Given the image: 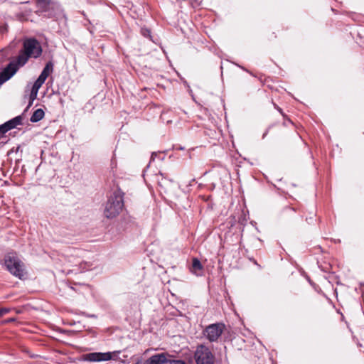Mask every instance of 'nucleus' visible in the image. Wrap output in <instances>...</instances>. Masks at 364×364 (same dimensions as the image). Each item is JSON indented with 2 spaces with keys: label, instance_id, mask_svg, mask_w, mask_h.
Here are the masks:
<instances>
[{
  "label": "nucleus",
  "instance_id": "obj_1",
  "mask_svg": "<svg viewBox=\"0 0 364 364\" xmlns=\"http://www.w3.org/2000/svg\"><path fill=\"white\" fill-rule=\"evenodd\" d=\"M124 205V193L120 189H117L108 198L104 215L107 218H114L120 213Z\"/></svg>",
  "mask_w": 364,
  "mask_h": 364
},
{
  "label": "nucleus",
  "instance_id": "obj_2",
  "mask_svg": "<svg viewBox=\"0 0 364 364\" xmlns=\"http://www.w3.org/2000/svg\"><path fill=\"white\" fill-rule=\"evenodd\" d=\"M38 10L46 18H55L61 15L62 9L60 6L51 0H35Z\"/></svg>",
  "mask_w": 364,
  "mask_h": 364
},
{
  "label": "nucleus",
  "instance_id": "obj_3",
  "mask_svg": "<svg viewBox=\"0 0 364 364\" xmlns=\"http://www.w3.org/2000/svg\"><path fill=\"white\" fill-rule=\"evenodd\" d=\"M43 53L41 43L35 38H24V65L30 58H38Z\"/></svg>",
  "mask_w": 364,
  "mask_h": 364
},
{
  "label": "nucleus",
  "instance_id": "obj_4",
  "mask_svg": "<svg viewBox=\"0 0 364 364\" xmlns=\"http://www.w3.org/2000/svg\"><path fill=\"white\" fill-rule=\"evenodd\" d=\"M193 358L196 364L215 363V355L210 349L204 344L197 346Z\"/></svg>",
  "mask_w": 364,
  "mask_h": 364
},
{
  "label": "nucleus",
  "instance_id": "obj_5",
  "mask_svg": "<svg viewBox=\"0 0 364 364\" xmlns=\"http://www.w3.org/2000/svg\"><path fill=\"white\" fill-rule=\"evenodd\" d=\"M4 264L6 269L16 277L20 279L23 277V270L21 269V261L14 253L8 254L5 256Z\"/></svg>",
  "mask_w": 364,
  "mask_h": 364
},
{
  "label": "nucleus",
  "instance_id": "obj_6",
  "mask_svg": "<svg viewBox=\"0 0 364 364\" xmlns=\"http://www.w3.org/2000/svg\"><path fill=\"white\" fill-rule=\"evenodd\" d=\"M23 61V48L19 50L17 60L11 61L0 73V79L4 82L9 80L18 70V66Z\"/></svg>",
  "mask_w": 364,
  "mask_h": 364
},
{
  "label": "nucleus",
  "instance_id": "obj_7",
  "mask_svg": "<svg viewBox=\"0 0 364 364\" xmlns=\"http://www.w3.org/2000/svg\"><path fill=\"white\" fill-rule=\"evenodd\" d=\"M76 250L73 248L68 247V254L62 255L60 258L59 259L60 262L63 263V265L65 266V268L60 269L63 273L70 274V273H77L78 269H70V267H76L77 263H75L73 260H76V257H74L73 252Z\"/></svg>",
  "mask_w": 364,
  "mask_h": 364
},
{
  "label": "nucleus",
  "instance_id": "obj_8",
  "mask_svg": "<svg viewBox=\"0 0 364 364\" xmlns=\"http://www.w3.org/2000/svg\"><path fill=\"white\" fill-rule=\"evenodd\" d=\"M225 326L223 323L210 324L205 327L203 333L210 342H215L224 331Z\"/></svg>",
  "mask_w": 364,
  "mask_h": 364
},
{
  "label": "nucleus",
  "instance_id": "obj_9",
  "mask_svg": "<svg viewBox=\"0 0 364 364\" xmlns=\"http://www.w3.org/2000/svg\"><path fill=\"white\" fill-rule=\"evenodd\" d=\"M23 124V114L18 115L4 124L0 125V134L1 137L9 130L15 129Z\"/></svg>",
  "mask_w": 364,
  "mask_h": 364
},
{
  "label": "nucleus",
  "instance_id": "obj_10",
  "mask_svg": "<svg viewBox=\"0 0 364 364\" xmlns=\"http://www.w3.org/2000/svg\"><path fill=\"white\" fill-rule=\"evenodd\" d=\"M109 352H94L84 355V360L90 362H101L111 360Z\"/></svg>",
  "mask_w": 364,
  "mask_h": 364
},
{
  "label": "nucleus",
  "instance_id": "obj_11",
  "mask_svg": "<svg viewBox=\"0 0 364 364\" xmlns=\"http://www.w3.org/2000/svg\"><path fill=\"white\" fill-rule=\"evenodd\" d=\"M172 355L168 353H161L151 355L144 361L142 360V364H167L168 358H171Z\"/></svg>",
  "mask_w": 364,
  "mask_h": 364
},
{
  "label": "nucleus",
  "instance_id": "obj_12",
  "mask_svg": "<svg viewBox=\"0 0 364 364\" xmlns=\"http://www.w3.org/2000/svg\"><path fill=\"white\" fill-rule=\"evenodd\" d=\"M53 63L51 61H49L46 64L45 67L43 68L41 73L40 74L38 78L45 82L48 75H50V73L53 72Z\"/></svg>",
  "mask_w": 364,
  "mask_h": 364
},
{
  "label": "nucleus",
  "instance_id": "obj_13",
  "mask_svg": "<svg viewBox=\"0 0 364 364\" xmlns=\"http://www.w3.org/2000/svg\"><path fill=\"white\" fill-rule=\"evenodd\" d=\"M45 116V112L43 109L39 108L36 109L30 118L31 122H38L41 120Z\"/></svg>",
  "mask_w": 364,
  "mask_h": 364
},
{
  "label": "nucleus",
  "instance_id": "obj_14",
  "mask_svg": "<svg viewBox=\"0 0 364 364\" xmlns=\"http://www.w3.org/2000/svg\"><path fill=\"white\" fill-rule=\"evenodd\" d=\"M109 353L111 354V357H112L111 360H115V361H120L121 363H122L124 364L129 363V360H122L119 357V354L121 353V350H114V351H112V352H109Z\"/></svg>",
  "mask_w": 364,
  "mask_h": 364
},
{
  "label": "nucleus",
  "instance_id": "obj_15",
  "mask_svg": "<svg viewBox=\"0 0 364 364\" xmlns=\"http://www.w3.org/2000/svg\"><path fill=\"white\" fill-rule=\"evenodd\" d=\"M203 269V265L201 264L200 260L194 257L192 260V270L196 272L198 270H201Z\"/></svg>",
  "mask_w": 364,
  "mask_h": 364
},
{
  "label": "nucleus",
  "instance_id": "obj_16",
  "mask_svg": "<svg viewBox=\"0 0 364 364\" xmlns=\"http://www.w3.org/2000/svg\"><path fill=\"white\" fill-rule=\"evenodd\" d=\"M38 92V90L31 88V92L29 95V102H28V105L26 109L32 105L33 101L36 99Z\"/></svg>",
  "mask_w": 364,
  "mask_h": 364
},
{
  "label": "nucleus",
  "instance_id": "obj_17",
  "mask_svg": "<svg viewBox=\"0 0 364 364\" xmlns=\"http://www.w3.org/2000/svg\"><path fill=\"white\" fill-rule=\"evenodd\" d=\"M141 34L145 38H148L149 39L151 38V30L148 28H141Z\"/></svg>",
  "mask_w": 364,
  "mask_h": 364
},
{
  "label": "nucleus",
  "instance_id": "obj_18",
  "mask_svg": "<svg viewBox=\"0 0 364 364\" xmlns=\"http://www.w3.org/2000/svg\"><path fill=\"white\" fill-rule=\"evenodd\" d=\"M43 80H41L40 79L37 78V80L35 81L34 84L33 85L32 88L38 90L39 88L42 86V85L44 83Z\"/></svg>",
  "mask_w": 364,
  "mask_h": 364
},
{
  "label": "nucleus",
  "instance_id": "obj_19",
  "mask_svg": "<svg viewBox=\"0 0 364 364\" xmlns=\"http://www.w3.org/2000/svg\"><path fill=\"white\" fill-rule=\"evenodd\" d=\"M168 364H187L184 360H171V358H168Z\"/></svg>",
  "mask_w": 364,
  "mask_h": 364
},
{
  "label": "nucleus",
  "instance_id": "obj_20",
  "mask_svg": "<svg viewBox=\"0 0 364 364\" xmlns=\"http://www.w3.org/2000/svg\"><path fill=\"white\" fill-rule=\"evenodd\" d=\"M75 263H77V266L76 267H73V269H78V270L77 271V272L80 270V272H82V269H84V268L81 267L82 266V262L80 261H78V259L76 258V260H73Z\"/></svg>",
  "mask_w": 364,
  "mask_h": 364
},
{
  "label": "nucleus",
  "instance_id": "obj_21",
  "mask_svg": "<svg viewBox=\"0 0 364 364\" xmlns=\"http://www.w3.org/2000/svg\"><path fill=\"white\" fill-rule=\"evenodd\" d=\"M7 311L8 310L6 309H0V317L5 314Z\"/></svg>",
  "mask_w": 364,
  "mask_h": 364
},
{
  "label": "nucleus",
  "instance_id": "obj_22",
  "mask_svg": "<svg viewBox=\"0 0 364 364\" xmlns=\"http://www.w3.org/2000/svg\"><path fill=\"white\" fill-rule=\"evenodd\" d=\"M274 108L278 110L282 115H284V113L282 112V109L279 107L277 106L276 104H274Z\"/></svg>",
  "mask_w": 364,
  "mask_h": 364
},
{
  "label": "nucleus",
  "instance_id": "obj_23",
  "mask_svg": "<svg viewBox=\"0 0 364 364\" xmlns=\"http://www.w3.org/2000/svg\"><path fill=\"white\" fill-rule=\"evenodd\" d=\"M156 156V154L155 153H152L151 156V161H154L155 159Z\"/></svg>",
  "mask_w": 364,
  "mask_h": 364
},
{
  "label": "nucleus",
  "instance_id": "obj_24",
  "mask_svg": "<svg viewBox=\"0 0 364 364\" xmlns=\"http://www.w3.org/2000/svg\"><path fill=\"white\" fill-rule=\"evenodd\" d=\"M127 358L128 356L127 355H123V358H122V360H127Z\"/></svg>",
  "mask_w": 364,
  "mask_h": 364
},
{
  "label": "nucleus",
  "instance_id": "obj_25",
  "mask_svg": "<svg viewBox=\"0 0 364 364\" xmlns=\"http://www.w3.org/2000/svg\"><path fill=\"white\" fill-rule=\"evenodd\" d=\"M267 132H268V131L267 130V131L263 134L262 139H264V138L266 136V135L267 134Z\"/></svg>",
  "mask_w": 364,
  "mask_h": 364
},
{
  "label": "nucleus",
  "instance_id": "obj_26",
  "mask_svg": "<svg viewBox=\"0 0 364 364\" xmlns=\"http://www.w3.org/2000/svg\"><path fill=\"white\" fill-rule=\"evenodd\" d=\"M29 3V0H24L23 4H27Z\"/></svg>",
  "mask_w": 364,
  "mask_h": 364
},
{
  "label": "nucleus",
  "instance_id": "obj_27",
  "mask_svg": "<svg viewBox=\"0 0 364 364\" xmlns=\"http://www.w3.org/2000/svg\"><path fill=\"white\" fill-rule=\"evenodd\" d=\"M90 33H93L92 31L90 30L89 28H87Z\"/></svg>",
  "mask_w": 364,
  "mask_h": 364
},
{
  "label": "nucleus",
  "instance_id": "obj_28",
  "mask_svg": "<svg viewBox=\"0 0 364 364\" xmlns=\"http://www.w3.org/2000/svg\"><path fill=\"white\" fill-rule=\"evenodd\" d=\"M82 15H83L84 16H85V12H84V11H82Z\"/></svg>",
  "mask_w": 364,
  "mask_h": 364
}]
</instances>
